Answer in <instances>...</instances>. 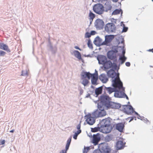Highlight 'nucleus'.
Here are the masks:
<instances>
[{
	"mask_svg": "<svg viewBox=\"0 0 153 153\" xmlns=\"http://www.w3.org/2000/svg\"><path fill=\"white\" fill-rule=\"evenodd\" d=\"M117 66L116 63H112V67H111V68L114 69H116L117 68Z\"/></svg>",
	"mask_w": 153,
	"mask_h": 153,
	"instance_id": "obj_36",
	"label": "nucleus"
},
{
	"mask_svg": "<svg viewBox=\"0 0 153 153\" xmlns=\"http://www.w3.org/2000/svg\"><path fill=\"white\" fill-rule=\"evenodd\" d=\"M119 59L121 61V64H123V63L126 59V57L124 56H121Z\"/></svg>",
	"mask_w": 153,
	"mask_h": 153,
	"instance_id": "obj_31",
	"label": "nucleus"
},
{
	"mask_svg": "<svg viewBox=\"0 0 153 153\" xmlns=\"http://www.w3.org/2000/svg\"><path fill=\"white\" fill-rule=\"evenodd\" d=\"M81 122L80 121V122L78 124V125H77V126L76 128H77V129L78 130H81L80 129V127H81Z\"/></svg>",
	"mask_w": 153,
	"mask_h": 153,
	"instance_id": "obj_37",
	"label": "nucleus"
},
{
	"mask_svg": "<svg viewBox=\"0 0 153 153\" xmlns=\"http://www.w3.org/2000/svg\"><path fill=\"white\" fill-rule=\"evenodd\" d=\"M113 86L114 88L121 90V91H125L124 88L123 87V83L120 80L119 77H116L113 80Z\"/></svg>",
	"mask_w": 153,
	"mask_h": 153,
	"instance_id": "obj_4",
	"label": "nucleus"
},
{
	"mask_svg": "<svg viewBox=\"0 0 153 153\" xmlns=\"http://www.w3.org/2000/svg\"><path fill=\"white\" fill-rule=\"evenodd\" d=\"M124 127V125L122 123H120L117 124L116 128L120 132H122Z\"/></svg>",
	"mask_w": 153,
	"mask_h": 153,
	"instance_id": "obj_19",
	"label": "nucleus"
},
{
	"mask_svg": "<svg viewBox=\"0 0 153 153\" xmlns=\"http://www.w3.org/2000/svg\"><path fill=\"white\" fill-rule=\"evenodd\" d=\"M109 99L107 96L103 95L101 97L100 100L101 102L103 104L104 106L106 107V109L109 108L118 109L120 107V105L118 103L112 102H107Z\"/></svg>",
	"mask_w": 153,
	"mask_h": 153,
	"instance_id": "obj_2",
	"label": "nucleus"
},
{
	"mask_svg": "<svg viewBox=\"0 0 153 153\" xmlns=\"http://www.w3.org/2000/svg\"><path fill=\"white\" fill-rule=\"evenodd\" d=\"M81 132V130H78L76 132L73 138L74 139L76 140L77 139V137L78 135Z\"/></svg>",
	"mask_w": 153,
	"mask_h": 153,
	"instance_id": "obj_32",
	"label": "nucleus"
},
{
	"mask_svg": "<svg viewBox=\"0 0 153 153\" xmlns=\"http://www.w3.org/2000/svg\"><path fill=\"white\" fill-rule=\"evenodd\" d=\"M94 11L98 14H102L103 12V7L100 4L95 5L93 7Z\"/></svg>",
	"mask_w": 153,
	"mask_h": 153,
	"instance_id": "obj_6",
	"label": "nucleus"
},
{
	"mask_svg": "<svg viewBox=\"0 0 153 153\" xmlns=\"http://www.w3.org/2000/svg\"><path fill=\"white\" fill-rule=\"evenodd\" d=\"M116 30L115 25L112 23L107 24L105 27V30L108 33L115 32Z\"/></svg>",
	"mask_w": 153,
	"mask_h": 153,
	"instance_id": "obj_5",
	"label": "nucleus"
},
{
	"mask_svg": "<svg viewBox=\"0 0 153 153\" xmlns=\"http://www.w3.org/2000/svg\"><path fill=\"white\" fill-rule=\"evenodd\" d=\"M105 66V68L107 69H108L111 68L112 67V63L111 61H107L104 64Z\"/></svg>",
	"mask_w": 153,
	"mask_h": 153,
	"instance_id": "obj_27",
	"label": "nucleus"
},
{
	"mask_svg": "<svg viewBox=\"0 0 153 153\" xmlns=\"http://www.w3.org/2000/svg\"><path fill=\"white\" fill-rule=\"evenodd\" d=\"M149 51H151L153 53V49H149L148 50Z\"/></svg>",
	"mask_w": 153,
	"mask_h": 153,
	"instance_id": "obj_48",
	"label": "nucleus"
},
{
	"mask_svg": "<svg viewBox=\"0 0 153 153\" xmlns=\"http://www.w3.org/2000/svg\"><path fill=\"white\" fill-rule=\"evenodd\" d=\"M87 44L88 47L89 48L91 49L93 48L92 44L91 42V40L89 39L88 40Z\"/></svg>",
	"mask_w": 153,
	"mask_h": 153,
	"instance_id": "obj_33",
	"label": "nucleus"
},
{
	"mask_svg": "<svg viewBox=\"0 0 153 153\" xmlns=\"http://www.w3.org/2000/svg\"><path fill=\"white\" fill-rule=\"evenodd\" d=\"M5 140H3L1 142V144L3 145L5 143Z\"/></svg>",
	"mask_w": 153,
	"mask_h": 153,
	"instance_id": "obj_44",
	"label": "nucleus"
},
{
	"mask_svg": "<svg viewBox=\"0 0 153 153\" xmlns=\"http://www.w3.org/2000/svg\"><path fill=\"white\" fill-rule=\"evenodd\" d=\"M91 77V81L93 85L96 84L98 79V75L95 74H91L89 72H83L81 74V79L82 80V84L85 86L89 83V80Z\"/></svg>",
	"mask_w": 153,
	"mask_h": 153,
	"instance_id": "obj_1",
	"label": "nucleus"
},
{
	"mask_svg": "<svg viewBox=\"0 0 153 153\" xmlns=\"http://www.w3.org/2000/svg\"><path fill=\"white\" fill-rule=\"evenodd\" d=\"M123 111L128 114H131L134 112L138 114V113L134 111L133 108L131 105H126L124 106Z\"/></svg>",
	"mask_w": 153,
	"mask_h": 153,
	"instance_id": "obj_7",
	"label": "nucleus"
},
{
	"mask_svg": "<svg viewBox=\"0 0 153 153\" xmlns=\"http://www.w3.org/2000/svg\"><path fill=\"white\" fill-rule=\"evenodd\" d=\"M106 90L109 94L114 91V89L111 87L106 88Z\"/></svg>",
	"mask_w": 153,
	"mask_h": 153,
	"instance_id": "obj_30",
	"label": "nucleus"
},
{
	"mask_svg": "<svg viewBox=\"0 0 153 153\" xmlns=\"http://www.w3.org/2000/svg\"><path fill=\"white\" fill-rule=\"evenodd\" d=\"M88 16L89 17L90 21H92L94 19L95 17V15L91 11H90Z\"/></svg>",
	"mask_w": 153,
	"mask_h": 153,
	"instance_id": "obj_28",
	"label": "nucleus"
},
{
	"mask_svg": "<svg viewBox=\"0 0 153 153\" xmlns=\"http://www.w3.org/2000/svg\"><path fill=\"white\" fill-rule=\"evenodd\" d=\"M103 151L105 153H108L109 152V150H108V149H107L106 151L105 150H104Z\"/></svg>",
	"mask_w": 153,
	"mask_h": 153,
	"instance_id": "obj_43",
	"label": "nucleus"
},
{
	"mask_svg": "<svg viewBox=\"0 0 153 153\" xmlns=\"http://www.w3.org/2000/svg\"><path fill=\"white\" fill-rule=\"evenodd\" d=\"M102 87H100L98 88H97L95 90V92L96 94L98 96L102 93Z\"/></svg>",
	"mask_w": 153,
	"mask_h": 153,
	"instance_id": "obj_23",
	"label": "nucleus"
},
{
	"mask_svg": "<svg viewBox=\"0 0 153 153\" xmlns=\"http://www.w3.org/2000/svg\"><path fill=\"white\" fill-rule=\"evenodd\" d=\"M86 121L87 123L90 125H93L95 122L94 118L91 117V115H88L86 116Z\"/></svg>",
	"mask_w": 153,
	"mask_h": 153,
	"instance_id": "obj_13",
	"label": "nucleus"
},
{
	"mask_svg": "<svg viewBox=\"0 0 153 153\" xmlns=\"http://www.w3.org/2000/svg\"><path fill=\"white\" fill-rule=\"evenodd\" d=\"M102 121L104 123L103 125L106 126H110L111 122L109 119L106 118L105 119H103L102 120Z\"/></svg>",
	"mask_w": 153,
	"mask_h": 153,
	"instance_id": "obj_22",
	"label": "nucleus"
},
{
	"mask_svg": "<svg viewBox=\"0 0 153 153\" xmlns=\"http://www.w3.org/2000/svg\"><path fill=\"white\" fill-rule=\"evenodd\" d=\"M150 67H153V66H150Z\"/></svg>",
	"mask_w": 153,
	"mask_h": 153,
	"instance_id": "obj_51",
	"label": "nucleus"
},
{
	"mask_svg": "<svg viewBox=\"0 0 153 153\" xmlns=\"http://www.w3.org/2000/svg\"><path fill=\"white\" fill-rule=\"evenodd\" d=\"M152 1L153 2V0H152Z\"/></svg>",
	"mask_w": 153,
	"mask_h": 153,
	"instance_id": "obj_52",
	"label": "nucleus"
},
{
	"mask_svg": "<svg viewBox=\"0 0 153 153\" xmlns=\"http://www.w3.org/2000/svg\"><path fill=\"white\" fill-rule=\"evenodd\" d=\"M14 130H11V131H10V132H11V133H13V132H14Z\"/></svg>",
	"mask_w": 153,
	"mask_h": 153,
	"instance_id": "obj_50",
	"label": "nucleus"
},
{
	"mask_svg": "<svg viewBox=\"0 0 153 153\" xmlns=\"http://www.w3.org/2000/svg\"><path fill=\"white\" fill-rule=\"evenodd\" d=\"M104 105L101 102L98 104V107L100 111L97 110L94 112L95 115H97L99 117H101L105 116L106 112L104 110Z\"/></svg>",
	"mask_w": 153,
	"mask_h": 153,
	"instance_id": "obj_3",
	"label": "nucleus"
},
{
	"mask_svg": "<svg viewBox=\"0 0 153 153\" xmlns=\"http://www.w3.org/2000/svg\"><path fill=\"white\" fill-rule=\"evenodd\" d=\"M104 25V22L103 21L100 19H97L95 23V26L96 27L99 29L103 28Z\"/></svg>",
	"mask_w": 153,
	"mask_h": 153,
	"instance_id": "obj_10",
	"label": "nucleus"
},
{
	"mask_svg": "<svg viewBox=\"0 0 153 153\" xmlns=\"http://www.w3.org/2000/svg\"><path fill=\"white\" fill-rule=\"evenodd\" d=\"M125 53V50H123L122 52V53L123 54V56H124V54Z\"/></svg>",
	"mask_w": 153,
	"mask_h": 153,
	"instance_id": "obj_47",
	"label": "nucleus"
},
{
	"mask_svg": "<svg viewBox=\"0 0 153 153\" xmlns=\"http://www.w3.org/2000/svg\"><path fill=\"white\" fill-rule=\"evenodd\" d=\"M94 43L97 46H100L106 44V43L105 42H103L102 39L99 37L95 38L94 41Z\"/></svg>",
	"mask_w": 153,
	"mask_h": 153,
	"instance_id": "obj_11",
	"label": "nucleus"
},
{
	"mask_svg": "<svg viewBox=\"0 0 153 153\" xmlns=\"http://www.w3.org/2000/svg\"><path fill=\"white\" fill-rule=\"evenodd\" d=\"M71 141V138H69V139H68L67 141V143H66L65 147V150H62L60 152V153H66L67 151L69 148Z\"/></svg>",
	"mask_w": 153,
	"mask_h": 153,
	"instance_id": "obj_18",
	"label": "nucleus"
},
{
	"mask_svg": "<svg viewBox=\"0 0 153 153\" xmlns=\"http://www.w3.org/2000/svg\"><path fill=\"white\" fill-rule=\"evenodd\" d=\"M129 118H131V119L129 121V122H131V121L132 120H133V119H134L133 117H128V119H129Z\"/></svg>",
	"mask_w": 153,
	"mask_h": 153,
	"instance_id": "obj_46",
	"label": "nucleus"
},
{
	"mask_svg": "<svg viewBox=\"0 0 153 153\" xmlns=\"http://www.w3.org/2000/svg\"><path fill=\"white\" fill-rule=\"evenodd\" d=\"M114 38V36L113 35H106L105 36V42H110Z\"/></svg>",
	"mask_w": 153,
	"mask_h": 153,
	"instance_id": "obj_21",
	"label": "nucleus"
},
{
	"mask_svg": "<svg viewBox=\"0 0 153 153\" xmlns=\"http://www.w3.org/2000/svg\"><path fill=\"white\" fill-rule=\"evenodd\" d=\"M74 56L79 59H82L81 54L79 51L75 50L74 51Z\"/></svg>",
	"mask_w": 153,
	"mask_h": 153,
	"instance_id": "obj_26",
	"label": "nucleus"
},
{
	"mask_svg": "<svg viewBox=\"0 0 153 153\" xmlns=\"http://www.w3.org/2000/svg\"><path fill=\"white\" fill-rule=\"evenodd\" d=\"M119 0H112L114 2H117V1Z\"/></svg>",
	"mask_w": 153,
	"mask_h": 153,
	"instance_id": "obj_49",
	"label": "nucleus"
},
{
	"mask_svg": "<svg viewBox=\"0 0 153 153\" xmlns=\"http://www.w3.org/2000/svg\"><path fill=\"white\" fill-rule=\"evenodd\" d=\"M100 127H95L91 128V131L93 132H95L98 131H100Z\"/></svg>",
	"mask_w": 153,
	"mask_h": 153,
	"instance_id": "obj_29",
	"label": "nucleus"
},
{
	"mask_svg": "<svg viewBox=\"0 0 153 153\" xmlns=\"http://www.w3.org/2000/svg\"><path fill=\"white\" fill-rule=\"evenodd\" d=\"M124 144L122 141H119L116 144V147L117 150L120 149L124 147Z\"/></svg>",
	"mask_w": 153,
	"mask_h": 153,
	"instance_id": "obj_20",
	"label": "nucleus"
},
{
	"mask_svg": "<svg viewBox=\"0 0 153 153\" xmlns=\"http://www.w3.org/2000/svg\"><path fill=\"white\" fill-rule=\"evenodd\" d=\"M101 138V135L99 133L94 134L93 136L92 143L95 145H97L99 142L100 141Z\"/></svg>",
	"mask_w": 153,
	"mask_h": 153,
	"instance_id": "obj_9",
	"label": "nucleus"
},
{
	"mask_svg": "<svg viewBox=\"0 0 153 153\" xmlns=\"http://www.w3.org/2000/svg\"><path fill=\"white\" fill-rule=\"evenodd\" d=\"M112 129L111 126H107L102 125L100 126V131L103 133H110Z\"/></svg>",
	"mask_w": 153,
	"mask_h": 153,
	"instance_id": "obj_8",
	"label": "nucleus"
},
{
	"mask_svg": "<svg viewBox=\"0 0 153 153\" xmlns=\"http://www.w3.org/2000/svg\"><path fill=\"white\" fill-rule=\"evenodd\" d=\"M91 36V34L87 32L85 34V37H86L89 38Z\"/></svg>",
	"mask_w": 153,
	"mask_h": 153,
	"instance_id": "obj_38",
	"label": "nucleus"
},
{
	"mask_svg": "<svg viewBox=\"0 0 153 153\" xmlns=\"http://www.w3.org/2000/svg\"><path fill=\"white\" fill-rule=\"evenodd\" d=\"M108 76L110 77L113 78L114 76V70L111 69L107 72Z\"/></svg>",
	"mask_w": 153,
	"mask_h": 153,
	"instance_id": "obj_24",
	"label": "nucleus"
},
{
	"mask_svg": "<svg viewBox=\"0 0 153 153\" xmlns=\"http://www.w3.org/2000/svg\"><path fill=\"white\" fill-rule=\"evenodd\" d=\"M96 32L94 31H92L91 32V33H90L91 35H94L95 34Z\"/></svg>",
	"mask_w": 153,
	"mask_h": 153,
	"instance_id": "obj_42",
	"label": "nucleus"
},
{
	"mask_svg": "<svg viewBox=\"0 0 153 153\" xmlns=\"http://www.w3.org/2000/svg\"><path fill=\"white\" fill-rule=\"evenodd\" d=\"M6 53L2 50H0V56H4L5 54Z\"/></svg>",
	"mask_w": 153,
	"mask_h": 153,
	"instance_id": "obj_35",
	"label": "nucleus"
},
{
	"mask_svg": "<svg viewBox=\"0 0 153 153\" xmlns=\"http://www.w3.org/2000/svg\"><path fill=\"white\" fill-rule=\"evenodd\" d=\"M112 6L111 5H108L107 6V10H110L111 9Z\"/></svg>",
	"mask_w": 153,
	"mask_h": 153,
	"instance_id": "obj_39",
	"label": "nucleus"
},
{
	"mask_svg": "<svg viewBox=\"0 0 153 153\" xmlns=\"http://www.w3.org/2000/svg\"><path fill=\"white\" fill-rule=\"evenodd\" d=\"M107 56L111 60H116V55L115 53L113 51L108 52Z\"/></svg>",
	"mask_w": 153,
	"mask_h": 153,
	"instance_id": "obj_14",
	"label": "nucleus"
},
{
	"mask_svg": "<svg viewBox=\"0 0 153 153\" xmlns=\"http://www.w3.org/2000/svg\"><path fill=\"white\" fill-rule=\"evenodd\" d=\"M123 13L121 9H117L114 10L112 13V15H116L120 14V13L122 14Z\"/></svg>",
	"mask_w": 153,
	"mask_h": 153,
	"instance_id": "obj_25",
	"label": "nucleus"
},
{
	"mask_svg": "<svg viewBox=\"0 0 153 153\" xmlns=\"http://www.w3.org/2000/svg\"><path fill=\"white\" fill-rule=\"evenodd\" d=\"M124 91H116L114 94V96L115 97L119 98L124 97H126V98L128 99V97L124 92Z\"/></svg>",
	"mask_w": 153,
	"mask_h": 153,
	"instance_id": "obj_12",
	"label": "nucleus"
},
{
	"mask_svg": "<svg viewBox=\"0 0 153 153\" xmlns=\"http://www.w3.org/2000/svg\"><path fill=\"white\" fill-rule=\"evenodd\" d=\"M128 28L126 27H124L123 29V31L126 32L128 30Z\"/></svg>",
	"mask_w": 153,
	"mask_h": 153,
	"instance_id": "obj_41",
	"label": "nucleus"
},
{
	"mask_svg": "<svg viewBox=\"0 0 153 153\" xmlns=\"http://www.w3.org/2000/svg\"><path fill=\"white\" fill-rule=\"evenodd\" d=\"M126 65L128 67H129L130 65V63L129 62H127L126 63Z\"/></svg>",
	"mask_w": 153,
	"mask_h": 153,
	"instance_id": "obj_40",
	"label": "nucleus"
},
{
	"mask_svg": "<svg viewBox=\"0 0 153 153\" xmlns=\"http://www.w3.org/2000/svg\"><path fill=\"white\" fill-rule=\"evenodd\" d=\"M74 48H75L76 49H78L80 51H81V49L79 48L77 46H75L74 47Z\"/></svg>",
	"mask_w": 153,
	"mask_h": 153,
	"instance_id": "obj_45",
	"label": "nucleus"
},
{
	"mask_svg": "<svg viewBox=\"0 0 153 153\" xmlns=\"http://www.w3.org/2000/svg\"><path fill=\"white\" fill-rule=\"evenodd\" d=\"M99 79L103 83H106L108 80L107 76L104 74H101L99 76Z\"/></svg>",
	"mask_w": 153,
	"mask_h": 153,
	"instance_id": "obj_17",
	"label": "nucleus"
},
{
	"mask_svg": "<svg viewBox=\"0 0 153 153\" xmlns=\"http://www.w3.org/2000/svg\"><path fill=\"white\" fill-rule=\"evenodd\" d=\"M99 63L101 64L104 65L107 61V59L105 56H100L97 58Z\"/></svg>",
	"mask_w": 153,
	"mask_h": 153,
	"instance_id": "obj_15",
	"label": "nucleus"
},
{
	"mask_svg": "<svg viewBox=\"0 0 153 153\" xmlns=\"http://www.w3.org/2000/svg\"><path fill=\"white\" fill-rule=\"evenodd\" d=\"M90 150L89 147H84V150L83 151V153H87V152Z\"/></svg>",
	"mask_w": 153,
	"mask_h": 153,
	"instance_id": "obj_34",
	"label": "nucleus"
},
{
	"mask_svg": "<svg viewBox=\"0 0 153 153\" xmlns=\"http://www.w3.org/2000/svg\"><path fill=\"white\" fill-rule=\"evenodd\" d=\"M0 49L5 51L8 52H10V50L8 46L3 43H0Z\"/></svg>",
	"mask_w": 153,
	"mask_h": 153,
	"instance_id": "obj_16",
	"label": "nucleus"
}]
</instances>
